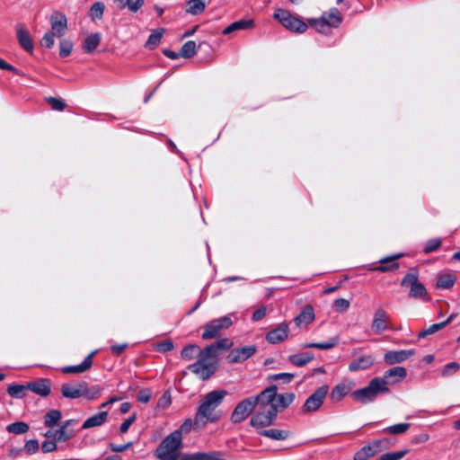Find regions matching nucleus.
Masks as SVG:
<instances>
[{
	"mask_svg": "<svg viewBox=\"0 0 460 460\" xmlns=\"http://www.w3.org/2000/svg\"><path fill=\"white\" fill-rule=\"evenodd\" d=\"M226 390H214L208 393L198 408L194 417V424L197 427H204L207 423H216L221 414L216 409L222 403L226 396Z\"/></svg>",
	"mask_w": 460,
	"mask_h": 460,
	"instance_id": "nucleus-1",
	"label": "nucleus"
},
{
	"mask_svg": "<svg viewBox=\"0 0 460 460\" xmlns=\"http://www.w3.org/2000/svg\"><path fill=\"white\" fill-rule=\"evenodd\" d=\"M265 390H272L269 396L261 398L257 403V410L250 420V425L253 428H265L270 426L277 418V404L273 402V397L276 395V385H270Z\"/></svg>",
	"mask_w": 460,
	"mask_h": 460,
	"instance_id": "nucleus-2",
	"label": "nucleus"
},
{
	"mask_svg": "<svg viewBox=\"0 0 460 460\" xmlns=\"http://www.w3.org/2000/svg\"><path fill=\"white\" fill-rule=\"evenodd\" d=\"M182 447L181 431L175 430L164 438L155 451L160 460H180V450Z\"/></svg>",
	"mask_w": 460,
	"mask_h": 460,
	"instance_id": "nucleus-3",
	"label": "nucleus"
},
{
	"mask_svg": "<svg viewBox=\"0 0 460 460\" xmlns=\"http://www.w3.org/2000/svg\"><path fill=\"white\" fill-rule=\"evenodd\" d=\"M388 392L387 382L382 377H375L367 386L353 392L351 396L354 400L365 404L374 401L378 394Z\"/></svg>",
	"mask_w": 460,
	"mask_h": 460,
	"instance_id": "nucleus-4",
	"label": "nucleus"
},
{
	"mask_svg": "<svg viewBox=\"0 0 460 460\" xmlns=\"http://www.w3.org/2000/svg\"><path fill=\"white\" fill-rule=\"evenodd\" d=\"M61 394L63 397L68 399H77L84 396L88 400H93L101 394V388L95 385L90 389L86 382L65 383L61 386Z\"/></svg>",
	"mask_w": 460,
	"mask_h": 460,
	"instance_id": "nucleus-5",
	"label": "nucleus"
},
{
	"mask_svg": "<svg viewBox=\"0 0 460 460\" xmlns=\"http://www.w3.org/2000/svg\"><path fill=\"white\" fill-rule=\"evenodd\" d=\"M270 393H273L272 390H263L257 396L248 397L238 402L231 414V421L235 424L246 420L254 411L260 400L269 396Z\"/></svg>",
	"mask_w": 460,
	"mask_h": 460,
	"instance_id": "nucleus-6",
	"label": "nucleus"
},
{
	"mask_svg": "<svg viewBox=\"0 0 460 460\" xmlns=\"http://www.w3.org/2000/svg\"><path fill=\"white\" fill-rule=\"evenodd\" d=\"M401 286L409 288V296L414 299L429 300L428 291L419 279V271L412 268L401 280Z\"/></svg>",
	"mask_w": 460,
	"mask_h": 460,
	"instance_id": "nucleus-7",
	"label": "nucleus"
},
{
	"mask_svg": "<svg viewBox=\"0 0 460 460\" xmlns=\"http://www.w3.org/2000/svg\"><path fill=\"white\" fill-rule=\"evenodd\" d=\"M273 17L278 20L283 27L294 32L303 33L308 28L305 22L284 9H277Z\"/></svg>",
	"mask_w": 460,
	"mask_h": 460,
	"instance_id": "nucleus-8",
	"label": "nucleus"
},
{
	"mask_svg": "<svg viewBox=\"0 0 460 460\" xmlns=\"http://www.w3.org/2000/svg\"><path fill=\"white\" fill-rule=\"evenodd\" d=\"M329 391V386L323 385L318 387L305 402L301 408V411L304 414L312 413L317 411L326 398Z\"/></svg>",
	"mask_w": 460,
	"mask_h": 460,
	"instance_id": "nucleus-9",
	"label": "nucleus"
},
{
	"mask_svg": "<svg viewBox=\"0 0 460 460\" xmlns=\"http://www.w3.org/2000/svg\"><path fill=\"white\" fill-rule=\"evenodd\" d=\"M188 368L202 380H207L215 374L217 365L216 360H208L199 356V359L195 363L190 364Z\"/></svg>",
	"mask_w": 460,
	"mask_h": 460,
	"instance_id": "nucleus-10",
	"label": "nucleus"
},
{
	"mask_svg": "<svg viewBox=\"0 0 460 460\" xmlns=\"http://www.w3.org/2000/svg\"><path fill=\"white\" fill-rule=\"evenodd\" d=\"M233 324L229 316H222L209 321L204 326L202 333L203 340H210L216 338L221 331L228 329Z\"/></svg>",
	"mask_w": 460,
	"mask_h": 460,
	"instance_id": "nucleus-11",
	"label": "nucleus"
},
{
	"mask_svg": "<svg viewBox=\"0 0 460 460\" xmlns=\"http://www.w3.org/2000/svg\"><path fill=\"white\" fill-rule=\"evenodd\" d=\"M389 445L390 443L388 438L375 440L369 445L363 447L358 452H356L353 459L367 460L368 458L374 456L382 450L386 449L389 447Z\"/></svg>",
	"mask_w": 460,
	"mask_h": 460,
	"instance_id": "nucleus-12",
	"label": "nucleus"
},
{
	"mask_svg": "<svg viewBox=\"0 0 460 460\" xmlns=\"http://www.w3.org/2000/svg\"><path fill=\"white\" fill-rule=\"evenodd\" d=\"M256 350L257 349L254 345L234 349L227 355V360L231 364L243 362L253 356Z\"/></svg>",
	"mask_w": 460,
	"mask_h": 460,
	"instance_id": "nucleus-13",
	"label": "nucleus"
},
{
	"mask_svg": "<svg viewBox=\"0 0 460 460\" xmlns=\"http://www.w3.org/2000/svg\"><path fill=\"white\" fill-rule=\"evenodd\" d=\"M415 354V349L389 350L384 356V360L388 365L402 363Z\"/></svg>",
	"mask_w": 460,
	"mask_h": 460,
	"instance_id": "nucleus-14",
	"label": "nucleus"
},
{
	"mask_svg": "<svg viewBox=\"0 0 460 460\" xmlns=\"http://www.w3.org/2000/svg\"><path fill=\"white\" fill-rule=\"evenodd\" d=\"M355 386V383L352 380H342L341 383L336 385L330 394L331 400L333 402H339L349 394Z\"/></svg>",
	"mask_w": 460,
	"mask_h": 460,
	"instance_id": "nucleus-15",
	"label": "nucleus"
},
{
	"mask_svg": "<svg viewBox=\"0 0 460 460\" xmlns=\"http://www.w3.org/2000/svg\"><path fill=\"white\" fill-rule=\"evenodd\" d=\"M51 31L58 37H62L67 29V20L60 12H54L50 16Z\"/></svg>",
	"mask_w": 460,
	"mask_h": 460,
	"instance_id": "nucleus-16",
	"label": "nucleus"
},
{
	"mask_svg": "<svg viewBox=\"0 0 460 460\" xmlns=\"http://www.w3.org/2000/svg\"><path fill=\"white\" fill-rule=\"evenodd\" d=\"M371 328L377 334L388 329V315L383 308L375 311Z\"/></svg>",
	"mask_w": 460,
	"mask_h": 460,
	"instance_id": "nucleus-17",
	"label": "nucleus"
},
{
	"mask_svg": "<svg viewBox=\"0 0 460 460\" xmlns=\"http://www.w3.org/2000/svg\"><path fill=\"white\" fill-rule=\"evenodd\" d=\"M16 36L20 46L27 52L31 53L34 45L28 30L23 24L18 23L16 25Z\"/></svg>",
	"mask_w": 460,
	"mask_h": 460,
	"instance_id": "nucleus-18",
	"label": "nucleus"
},
{
	"mask_svg": "<svg viewBox=\"0 0 460 460\" xmlns=\"http://www.w3.org/2000/svg\"><path fill=\"white\" fill-rule=\"evenodd\" d=\"M288 336V326L286 323L279 324L277 328L269 332L266 340L271 344H278L284 341Z\"/></svg>",
	"mask_w": 460,
	"mask_h": 460,
	"instance_id": "nucleus-19",
	"label": "nucleus"
},
{
	"mask_svg": "<svg viewBox=\"0 0 460 460\" xmlns=\"http://www.w3.org/2000/svg\"><path fill=\"white\" fill-rule=\"evenodd\" d=\"M27 388L33 392L34 394L40 395L42 397L48 396L50 392V381L49 379H40L35 382H29L27 384Z\"/></svg>",
	"mask_w": 460,
	"mask_h": 460,
	"instance_id": "nucleus-20",
	"label": "nucleus"
},
{
	"mask_svg": "<svg viewBox=\"0 0 460 460\" xmlns=\"http://www.w3.org/2000/svg\"><path fill=\"white\" fill-rule=\"evenodd\" d=\"M95 354V352L90 353L84 361L76 366H67L62 367L61 371L64 374H80L87 371L91 368L93 365V357Z\"/></svg>",
	"mask_w": 460,
	"mask_h": 460,
	"instance_id": "nucleus-21",
	"label": "nucleus"
},
{
	"mask_svg": "<svg viewBox=\"0 0 460 460\" xmlns=\"http://www.w3.org/2000/svg\"><path fill=\"white\" fill-rule=\"evenodd\" d=\"M180 460H226L221 452H198L194 454H187L181 456Z\"/></svg>",
	"mask_w": 460,
	"mask_h": 460,
	"instance_id": "nucleus-22",
	"label": "nucleus"
},
{
	"mask_svg": "<svg viewBox=\"0 0 460 460\" xmlns=\"http://www.w3.org/2000/svg\"><path fill=\"white\" fill-rule=\"evenodd\" d=\"M374 358L370 355L360 356L349 364V370L356 372L369 368L374 364Z\"/></svg>",
	"mask_w": 460,
	"mask_h": 460,
	"instance_id": "nucleus-23",
	"label": "nucleus"
},
{
	"mask_svg": "<svg viewBox=\"0 0 460 460\" xmlns=\"http://www.w3.org/2000/svg\"><path fill=\"white\" fill-rule=\"evenodd\" d=\"M402 254H395L393 256L385 257L380 260L381 265L374 268V270L380 272L392 271L399 268V264L394 262L395 260L401 258Z\"/></svg>",
	"mask_w": 460,
	"mask_h": 460,
	"instance_id": "nucleus-24",
	"label": "nucleus"
},
{
	"mask_svg": "<svg viewBox=\"0 0 460 460\" xmlns=\"http://www.w3.org/2000/svg\"><path fill=\"white\" fill-rule=\"evenodd\" d=\"M314 319V311L311 305H307L300 312V314L295 318L296 326L308 325Z\"/></svg>",
	"mask_w": 460,
	"mask_h": 460,
	"instance_id": "nucleus-25",
	"label": "nucleus"
},
{
	"mask_svg": "<svg viewBox=\"0 0 460 460\" xmlns=\"http://www.w3.org/2000/svg\"><path fill=\"white\" fill-rule=\"evenodd\" d=\"M108 418V412L107 411H101L98 412L91 417H89L82 426V429H86L90 428L99 427L102 425L104 422H106Z\"/></svg>",
	"mask_w": 460,
	"mask_h": 460,
	"instance_id": "nucleus-26",
	"label": "nucleus"
},
{
	"mask_svg": "<svg viewBox=\"0 0 460 460\" xmlns=\"http://www.w3.org/2000/svg\"><path fill=\"white\" fill-rule=\"evenodd\" d=\"M261 436L267 437L273 440H285L291 436V432L288 429H263L259 432Z\"/></svg>",
	"mask_w": 460,
	"mask_h": 460,
	"instance_id": "nucleus-27",
	"label": "nucleus"
},
{
	"mask_svg": "<svg viewBox=\"0 0 460 460\" xmlns=\"http://www.w3.org/2000/svg\"><path fill=\"white\" fill-rule=\"evenodd\" d=\"M253 27V21L252 20H239L236 21L230 25H228L226 28L224 29L222 33L224 35H228L233 33L234 31H240V30H247Z\"/></svg>",
	"mask_w": 460,
	"mask_h": 460,
	"instance_id": "nucleus-28",
	"label": "nucleus"
},
{
	"mask_svg": "<svg viewBox=\"0 0 460 460\" xmlns=\"http://www.w3.org/2000/svg\"><path fill=\"white\" fill-rule=\"evenodd\" d=\"M294 393H286V394H278L276 392V395L273 397V402L277 404V410L279 408L286 409L288 408L295 400Z\"/></svg>",
	"mask_w": 460,
	"mask_h": 460,
	"instance_id": "nucleus-29",
	"label": "nucleus"
},
{
	"mask_svg": "<svg viewBox=\"0 0 460 460\" xmlns=\"http://www.w3.org/2000/svg\"><path fill=\"white\" fill-rule=\"evenodd\" d=\"M456 280V275L452 273H445L438 276L436 287L441 289L451 288Z\"/></svg>",
	"mask_w": 460,
	"mask_h": 460,
	"instance_id": "nucleus-30",
	"label": "nucleus"
},
{
	"mask_svg": "<svg viewBox=\"0 0 460 460\" xmlns=\"http://www.w3.org/2000/svg\"><path fill=\"white\" fill-rule=\"evenodd\" d=\"M206 5V3L202 0H189L185 11L187 13L198 15L205 11Z\"/></svg>",
	"mask_w": 460,
	"mask_h": 460,
	"instance_id": "nucleus-31",
	"label": "nucleus"
},
{
	"mask_svg": "<svg viewBox=\"0 0 460 460\" xmlns=\"http://www.w3.org/2000/svg\"><path fill=\"white\" fill-rule=\"evenodd\" d=\"M100 33H93L86 37L83 44V49L85 53H92L100 44Z\"/></svg>",
	"mask_w": 460,
	"mask_h": 460,
	"instance_id": "nucleus-32",
	"label": "nucleus"
},
{
	"mask_svg": "<svg viewBox=\"0 0 460 460\" xmlns=\"http://www.w3.org/2000/svg\"><path fill=\"white\" fill-rule=\"evenodd\" d=\"M288 361L296 367H304L314 359L312 353L294 354L288 357Z\"/></svg>",
	"mask_w": 460,
	"mask_h": 460,
	"instance_id": "nucleus-33",
	"label": "nucleus"
},
{
	"mask_svg": "<svg viewBox=\"0 0 460 460\" xmlns=\"http://www.w3.org/2000/svg\"><path fill=\"white\" fill-rule=\"evenodd\" d=\"M407 376V370L403 367H394L385 372L384 379L394 378V382L402 380Z\"/></svg>",
	"mask_w": 460,
	"mask_h": 460,
	"instance_id": "nucleus-34",
	"label": "nucleus"
},
{
	"mask_svg": "<svg viewBox=\"0 0 460 460\" xmlns=\"http://www.w3.org/2000/svg\"><path fill=\"white\" fill-rule=\"evenodd\" d=\"M309 23L321 33L328 34L331 31V27L327 23L326 15H322V17L319 19H310Z\"/></svg>",
	"mask_w": 460,
	"mask_h": 460,
	"instance_id": "nucleus-35",
	"label": "nucleus"
},
{
	"mask_svg": "<svg viewBox=\"0 0 460 460\" xmlns=\"http://www.w3.org/2000/svg\"><path fill=\"white\" fill-rule=\"evenodd\" d=\"M120 9L128 8L132 13H137L144 5L145 0H115Z\"/></svg>",
	"mask_w": 460,
	"mask_h": 460,
	"instance_id": "nucleus-36",
	"label": "nucleus"
},
{
	"mask_svg": "<svg viewBox=\"0 0 460 460\" xmlns=\"http://www.w3.org/2000/svg\"><path fill=\"white\" fill-rule=\"evenodd\" d=\"M338 343L337 339L332 338L328 341L325 342H312V343H305L302 345L304 349H330L335 347Z\"/></svg>",
	"mask_w": 460,
	"mask_h": 460,
	"instance_id": "nucleus-37",
	"label": "nucleus"
},
{
	"mask_svg": "<svg viewBox=\"0 0 460 460\" xmlns=\"http://www.w3.org/2000/svg\"><path fill=\"white\" fill-rule=\"evenodd\" d=\"M323 15H326L327 17V23L331 28L338 27L341 22V15L340 11L337 8L331 9L328 13H323Z\"/></svg>",
	"mask_w": 460,
	"mask_h": 460,
	"instance_id": "nucleus-38",
	"label": "nucleus"
},
{
	"mask_svg": "<svg viewBox=\"0 0 460 460\" xmlns=\"http://www.w3.org/2000/svg\"><path fill=\"white\" fill-rule=\"evenodd\" d=\"M164 32V29H163V28L155 30L149 35V37L146 42V47L150 49L156 48L161 41Z\"/></svg>",
	"mask_w": 460,
	"mask_h": 460,
	"instance_id": "nucleus-39",
	"label": "nucleus"
},
{
	"mask_svg": "<svg viewBox=\"0 0 460 460\" xmlns=\"http://www.w3.org/2000/svg\"><path fill=\"white\" fill-rule=\"evenodd\" d=\"M6 430L9 433L16 435L24 434L29 430V425L22 421L13 422L6 427Z\"/></svg>",
	"mask_w": 460,
	"mask_h": 460,
	"instance_id": "nucleus-40",
	"label": "nucleus"
},
{
	"mask_svg": "<svg viewBox=\"0 0 460 460\" xmlns=\"http://www.w3.org/2000/svg\"><path fill=\"white\" fill-rule=\"evenodd\" d=\"M196 53V43L193 40L185 42L180 49V55L182 58H192Z\"/></svg>",
	"mask_w": 460,
	"mask_h": 460,
	"instance_id": "nucleus-41",
	"label": "nucleus"
},
{
	"mask_svg": "<svg viewBox=\"0 0 460 460\" xmlns=\"http://www.w3.org/2000/svg\"><path fill=\"white\" fill-rule=\"evenodd\" d=\"M410 426V423H398L384 429L383 432L393 435H400L405 433L409 429Z\"/></svg>",
	"mask_w": 460,
	"mask_h": 460,
	"instance_id": "nucleus-42",
	"label": "nucleus"
},
{
	"mask_svg": "<svg viewBox=\"0 0 460 460\" xmlns=\"http://www.w3.org/2000/svg\"><path fill=\"white\" fill-rule=\"evenodd\" d=\"M61 412L58 410L49 411L44 417V424L47 427H53L61 419Z\"/></svg>",
	"mask_w": 460,
	"mask_h": 460,
	"instance_id": "nucleus-43",
	"label": "nucleus"
},
{
	"mask_svg": "<svg viewBox=\"0 0 460 460\" xmlns=\"http://www.w3.org/2000/svg\"><path fill=\"white\" fill-rule=\"evenodd\" d=\"M105 5L102 2H95L89 11V16L92 20L101 19L103 15Z\"/></svg>",
	"mask_w": 460,
	"mask_h": 460,
	"instance_id": "nucleus-44",
	"label": "nucleus"
},
{
	"mask_svg": "<svg viewBox=\"0 0 460 460\" xmlns=\"http://www.w3.org/2000/svg\"><path fill=\"white\" fill-rule=\"evenodd\" d=\"M28 389L27 385H12L7 388L10 396L14 398H22L25 395V390Z\"/></svg>",
	"mask_w": 460,
	"mask_h": 460,
	"instance_id": "nucleus-45",
	"label": "nucleus"
},
{
	"mask_svg": "<svg viewBox=\"0 0 460 460\" xmlns=\"http://www.w3.org/2000/svg\"><path fill=\"white\" fill-rule=\"evenodd\" d=\"M199 356L205 358L208 360H216L215 358L217 356V350L215 348L214 344H210L207 346L205 349L199 350Z\"/></svg>",
	"mask_w": 460,
	"mask_h": 460,
	"instance_id": "nucleus-46",
	"label": "nucleus"
},
{
	"mask_svg": "<svg viewBox=\"0 0 460 460\" xmlns=\"http://www.w3.org/2000/svg\"><path fill=\"white\" fill-rule=\"evenodd\" d=\"M74 422L73 420H66L63 423V425L61 426V428L58 430H56V434H57V440L58 441H66L68 440L71 436L66 434V429L71 425L72 423Z\"/></svg>",
	"mask_w": 460,
	"mask_h": 460,
	"instance_id": "nucleus-47",
	"label": "nucleus"
},
{
	"mask_svg": "<svg viewBox=\"0 0 460 460\" xmlns=\"http://www.w3.org/2000/svg\"><path fill=\"white\" fill-rule=\"evenodd\" d=\"M199 350L197 345H188L183 348L181 352V356L185 360H191L195 357V353Z\"/></svg>",
	"mask_w": 460,
	"mask_h": 460,
	"instance_id": "nucleus-48",
	"label": "nucleus"
},
{
	"mask_svg": "<svg viewBox=\"0 0 460 460\" xmlns=\"http://www.w3.org/2000/svg\"><path fill=\"white\" fill-rule=\"evenodd\" d=\"M445 327V323H434L430 325L429 328L422 330L419 332L418 338L422 339L429 335H431L433 333H436L437 332L440 331Z\"/></svg>",
	"mask_w": 460,
	"mask_h": 460,
	"instance_id": "nucleus-49",
	"label": "nucleus"
},
{
	"mask_svg": "<svg viewBox=\"0 0 460 460\" xmlns=\"http://www.w3.org/2000/svg\"><path fill=\"white\" fill-rule=\"evenodd\" d=\"M47 102L51 106L52 110L62 111L66 109V103L59 98L48 97L46 98Z\"/></svg>",
	"mask_w": 460,
	"mask_h": 460,
	"instance_id": "nucleus-50",
	"label": "nucleus"
},
{
	"mask_svg": "<svg viewBox=\"0 0 460 460\" xmlns=\"http://www.w3.org/2000/svg\"><path fill=\"white\" fill-rule=\"evenodd\" d=\"M73 49V42L69 40H62L59 43V55L66 58L70 55Z\"/></svg>",
	"mask_w": 460,
	"mask_h": 460,
	"instance_id": "nucleus-51",
	"label": "nucleus"
},
{
	"mask_svg": "<svg viewBox=\"0 0 460 460\" xmlns=\"http://www.w3.org/2000/svg\"><path fill=\"white\" fill-rule=\"evenodd\" d=\"M408 450H402L397 452H389L382 455L376 460H401L406 454Z\"/></svg>",
	"mask_w": 460,
	"mask_h": 460,
	"instance_id": "nucleus-52",
	"label": "nucleus"
},
{
	"mask_svg": "<svg viewBox=\"0 0 460 460\" xmlns=\"http://www.w3.org/2000/svg\"><path fill=\"white\" fill-rule=\"evenodd\" d=\"M441 245V240L439 238H434L429 240L424 246V252L430 253L436 250H438Z\"/></svg>",
	"mask_w": 460,
	"mask_h": 460,
	"instance_id": "nucleus-53",
	"label": "nucleus"
},
{
	"mask_svg": "<svg viewBox=\"0 0 460 460\" xmlns=\"http://www.w3.org/2000/svg\"><path fill=\"white\" fill-rule=\"evenodd\" d=\"M350 302L345 298H338L334 301V308L338 313L346 312L349 307Z\"/></svg>",
	"mask_w": 460,
	"mask_h": 460,
	"instance_id": "nucleus-54",
	"label": "nucleus"
},
{
	"mask_svg": "<svg viewBox=\"0 0 460 460\" xmlns=\"http://www.w3.org/2000/svg\"><path fill=\"white\" fill-rule=\"evenodd\" d=\"M55 36H57V35L52 31H48L47 33H45V35L43 36V38L41 39V41H40L41 46H43L47 49H51L55 43V40H54Z\"/></svg>",
	"mask_w": 460,
	"mask_h": 460,
	"instance_id": "nucleus-55",
	"label": "nucleus"
},
{
	"mask_svg": "<svg viewBox=\"0 0 460 460\" xmlns=\"http://www.w3.org/2000/svg\"><path fill=\"white\" fill-rule=\"evenodd\" d=\"M24 450L29 455H33L39 450V442L36 439H30L24 445Z\"/></svg>",
	"mask_w": 460,
	"mask_h": 460,
	"instance_id": "nucleus-56",
	"label": "nucleus"
},
{
	"mask_svg": "<svg viewBox=\"0 0 460 460\" xmlns=\"http://www.w3.org/2000/svg\"><path fill=\"white\" fill-rule=\"evenodd\" d=\"M460 366L456 362H451L447 364L443 370H442V376H448L456 373L459 369Z\"/></svg>",
	"mask_w": 460,
	"mask_h": 460,
	"instance_id": "nucleus-57",
	"label": "nucleus"
},
{
	"mask_svg": "<svg viewBox=\"0 0 460 460\" xmlns=\"http://www.w3.org/2000/svg\"><path fill=\"white\" fill-rule=\"evenodd\" d=\"M294 374L290 373H279L270 376V380H282L284 383H290L294 378Z\"/></svg>",
	"mask_w": 460,
	"mask_h": 460,
	"instance_id": "nucleus-58",
	"label": "nucleus"
},
{
	"mask_svg": "<svg viewBox=\"0 0 460 460\" xmlns=\"http://www.w3.org/2000/svg\"><path fill=\"white\" fill-rule=\"evenodd\" d=\"M174 346L171 340L161 341L155 347L156 350L160 352H168L172 350Z\"/></svg>",
	"mask_w": 460,
	"mask_h": 460,
	"instance_id": "nucleus-59",
	"label": "nucleus"
},
{
	"mask_svg": "<svg viewBox=\"0 0 460 460\" xmlns=\"http://www.w3.org/2000/svg\"><path fill=\"white\" fill-rule=\"evenodd\" d=\"M58 446L55 440H46L41 445L43 453H50L57 449Z\"/></svg>",
	"mask_w": 460,
	"mask_h": 460,
	"instance_id": "nucleus-60",
	"label": "nucleus"
},
{
	"mask_svg": "<svg viewBox=\"0 0 460 460\" xmlns=\"http://www.w3.org/2000/svg\"><path fill=\"white\" fill-rule=\"evenodd\" d=\"M137 401L140 402H144V403L148 402L151 398L150 390H148V389L140 390L139 393L137 394Z\"/></svg>",
	"mask_w": 460,
	"mask_h": 460,
	"instance_id": "nucleus-61",
	"label": "nucleus"
},
{
	"mask_svg": "<svg viewBox=\"0 0 460 460\" xmlns=\"http://www.w3.org/2000/svg\"><path fill=\"white\" fill-rule=\"evenodd\" d=\"M213 344L217 351H218V349H226L230 348L232 345V343L229 341V340L226 338L220 339Z\"/></svg>",
	"mask_w": 460,
	"mask_h": 460,
	"instance_id": "nucleus-62",
	"label": "nucleus"
},
{
	"mask_svg": "<svg viewBox=\"0 0 460 460\" xmlns=\"http://www.w3.org/2000/svg\"><path fill=\"white\" fill-rule=\"evenodd\" d=\"M136 420V416L135 415H132L130 416L129 418H128L127 420H125L122 424L120 425V428H119V430L121 433H126L129 427L132 425V423L135 421Z\"/></svg>",
	"mask_w": 460,
	"mask_h": 460,
	"instance_id": "nucleus-63",
	"label": "nucleus"
},
{
	"mask_svg": "<svg viewBox=\"0 0 460 460\" xmlns=\"http://www.w3.org/2000/svg\"><path fill=\"white\" fill-rule=\"evenodd\" d=\"M127 347H128L127 343L117 344V345L111 346V352L113 355L119 356L127 349Z\"/></svg>",
	"mask_w": 460,
	"mask_h": 460,
	"instance_id": "nucleus-64",
	"label": "nucleus"
}]
</instances>
